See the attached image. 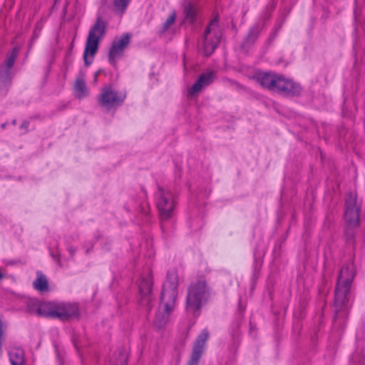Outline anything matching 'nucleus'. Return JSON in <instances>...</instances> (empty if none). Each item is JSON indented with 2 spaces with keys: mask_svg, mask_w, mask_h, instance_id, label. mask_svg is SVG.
<instances>
[{
  "mask_svg": "<svg viewBox=\"0 0 365 365\" xmlns=\"http://www.w3.org/2000/svg\"><path fill=\"white\" fill-rule=\"evenodd\" d=\"M128 356L125 351H120L111 360L112 365H127Z\"/></svg>",
  "mask_w": 365,
  "mask_h": 365,
  "instance_id": "obj_20",
  "label": "nucleus"
},
{
  "mask_svg": "<svg viewBox=\"0 0 365 365\" xmlns=\"http://www.w3.org/2000/svg\"><path fill=\"white\" fill-rule=\"evenodd\" d=\"M175 13H173L170 14L165 22L163 24V30L166 31L175 21Z\"/></svg>",
  "mask_w": 365,
  "mask_h": 365,
  "instance_id": "obj_24",
  "label": "nucleus"
},
{
  "mask_svg": "<svg viewBox=\"0 0 365 365\" xmlns=\"http://www.w3.org/2000/svg\"><path fill=\"white\" fill-rule=\"evenodd\" d=\"M33 284L34 287L41 292L48 290V282L46 277L41 273H37V278L34 281Z\"/></svg>",
  "mask_w": 365,
  "mask_h": 365,
  "instance_id": "obj_19",
  "label": "nucleus"
},
{
  "mask_svg": "<svg viewBox=\"0 0 365 365\" xmlns=\"http://www.w3.org/2000/svg\"><path fill=\"white\" fill-rule=\"evenodd\" d=\"M184 12L186 19L191 22L193 21L196 14L195 7L192 4H187L185 7Z\"/></svg>",
  "mask_w": 365,
  "mask_h": 365,
  "instance_id": "obj_22",
  "label": "nucleus"
},
{
  "mask_svg": "<svg viewBox=\"0 0 365 365\" xmlns=\"http://www.w3.org/2000/svg\"><path fill=\"white\" fill-rule=\"evenodd\" d=\"M208 296V289L204 280L192 283L189 288L187 296V312L195 314L206 302Z\"/></svg>",
  "mask_w": 365,
  "mask_h": 365,
  "instance_id": "obj_4",
  "label": "nucleus"
},
{
  "mask_svg": "<svg viewBox=\"0 0 365 365\" xmlns=\"http://www.w3.org/2000/svg\"><path fill=\"white\" fill-rule=\"evenodd\" d=\"M99 73H100V71H97V72L95 73V75H94L93 82H94L95 83H97V81H98V76Z\"/></svg>",
  "mask_w": 365,
  "mask_h": 365,
  "instance_id": "obj_25",
  "label": "nucleus"
},
{
  "mask_svg": "<svg viewBox=\"0 0 365 365\" xmlns=\"http://www.w3.org/2000/svg\"><path fill=\"white\" fill-rule=\"evenodd\" d=\"M155 201L160 217L163 220L171 217L176 205L173 193L167 189L159 187L155 192Z\"/></svg>",
  "mask_w": 365,
  "mask_h": 365,
  "instance_id": "obj_6",
  "label": "nucleus"
},
{
  "mask_svg": "<svg viewBox=\"0 0 365 365\" xmlns=\"http://www.w3.org/2000/svg\"><path fill=\"white\" fill-rule=\"evenodd\" d=\"M278 76L270 73L260 72L257 74V82L264 88L274 91L275 85Z\"/></svg>",
  "mask_w": 365,
  "mask_h": 365,
  "instance_id": "obj_16",
  "label": "nucleus"
},
{
  "mask_svg": "<svg viewBox=\"0 0 365 365\" xmlns=\"http://www.w3.org/2000/svg\"><path fill=\"white\" fill-rule=\"evenodd\" d=\"M274 91H282L290 95H297L300 93L301 87L291 80L278 76Z\"/></svg>",
  "mask_w": 365,
  "mask_h": 365,
  "instance_id": "obj_13",
  "label": "nucleus"
},
{
  "mask_svg": "<svg viewBox=\"0 0 365 365\" xmlns=\"http://www.w3.org/2000/svg\"><path fill=\"white\" fill-rule=\"evenodd\" d=\"M213 78V72H208L202 74L193 86L188 90V95L190 96H192L197 94L204 87L212 83Z\"/></svg>",
  "mask_w": 365,
  "mask_h": 365,
  "instance_id": "obj_14",
  "label": "nucleus"
},
{
  "mask_svg": "<svg viewBox=\"0 0 365 365\" xmlns=\"http://www.w3.org/2000/svg\"><path fill=\"white\" fill-rule=\"evenodd\" d=\"M152 276L149 271L140 275L138 282V301L142 306L150 307L152 295Z\"/></svg>",
  "mask_w": 365,
  "mask_h": 365,
  "instance_id": "obj_8",
  "label": "nucleus"
},
{
  "mask_svg": "<svg viewBox=\"0 0 365 365\" xmlns=\"http://www.w3.org/2000/svg\"><path fill=\"white\" fill-rule=\"evenodd\" d=\"M106 31V24L101 18H98L90 29L84 50L83 58L87 66L92 63L93 57L97 52L98 43L104 36Z\"/></svg>",
  "mask_w": 365,
  "mask_h": 365,
  "instance_id": "obj_3",
  "label": "nucleus"
},
{
  "mask_svg": "<svg viewBox=\"0 0 365 365\" xmlns=\"http://www.w3.org/2000/svg\"><path fill=\"white\" fill-rule=\"evenodd\" d=\"M73 92L74 96L78 99L84 98L89 95V89L86 86L84 73H80L76 77L73 83Z\"/></svg>",
  "mask_w": 365,
  "mask_h": 365,
  "instance_id": "obj_15",
  "label": "nucleus"
},
{
  "mask_svg": "<svg viewBox=\"0 0 365 365\" xmlns=\"http://www.w3.org/2000/svg\"><path fill=\"white\" fill-rule=\"evenodd\" d=\"M74 314L70 306L65 304H55L54 317L59 318H67Z\"/></svg>",
  "mask_w": 365,
  "mask_h": 365,
  "instance_id": "obj_18",
  "label": "nucleus"
},
{
  "mask_svg": "<svg viewBox=\"0 0 365 365\" xmlns=\"http://www.w3.org/2000/svg\"><path fill=\"white\" fill-rule=\"evenodd\" d=\"M17 53L18 49L16 48H14L9 54L4 65V67L5 68L6 71L9 70L13 66L15 59L17 56Z\"/></svg>",
  "mask_w": 365,
  "mask_h": 365,
  "instance_id": "obj_21",
  "label": "nucleus"
},
{
  "mask_svg": "<svg viewBox=\"0 0 365 365\" xmlns=\"http://www.w3.org/2000/svg\"><path fill=\"white\" fill-rule=\"evenodd\" d=\"M209 337L207 330L204 329L198 335L193 346L192 356L189 362V365H197L199 360L205 350V344Z\"/></svg>",
  "mask_w": 365,
  "mask_h": 365,
  "instance_id": "obj_11",
  "label": "nucleus"
},
{
  "mask_svg": "<svg viewBox=\"0 0 365 365\" xmlns=\"http://www.w3.org/2000/svg\"><path fill=\"white\" fill-rule=\"evenodd\" d=\"M355 268L352 263L342 267L339 272L335 292V304L340 309L345 305L347 294L354 277Z\"/></svg>",
  "mask_w": 365,
  "mask_h": 365,
  "instance_id": "obj_2",
  "label": "nucleus"
},
{
  "mask_svg": "<svg viewBox=\"0 0 365 365\" xmlns=\"http://www.w3.org/2000/svg\"><path fill=\"white\" fill-rule=\"evenodd\" d=\"M130 0H113L115 9L122 14L127 8Z\"/></svg>",
  "mask_w": 365,
  "mask_h": 365,
  "instance_id": "obj_23",
  "label": "nucleus"
},
{
  "mask_svg": "<svg viewBox=\"0 0 365 365\" xmlns=\"http://www.w3.org/2000/svg\"><path fill=\"white\" fill-rule=\"evenodd\" d=\"M217 23L218 20L217 19H213L205 31L202 48L205 56L212 54L220 42L221 32Z\"/></svg>",
  "mask_w": 365,
  "mask_h": 365,
  "instance_id": "obj_7",
  "label": "nucleus"
},
{
  "mask_svg": "<svg viewBox=\"0 0 365 365\" xmlns=\"http://www.w3.org/2000/svg\"><path fill=\"white\" fill-rule=\"evenodd\" d=\"M130 38L129 34H124L114 39L109 54L110 61L112 64H114L115 60L123 54L130 42Z\"/></svg>",
  "mask_w": 365,
  "mask_h": 365,
  "instance_id": "obj_12",
  "label": "nucleus"
},
{
  "mask_svg": "<svg viewBox=\"0 0 365 365\" xmlns=\"http://www.w3.org/2000/svg\"><path fill=\"white\" fill-rule=\"evenodd\" d=\"M69 251L71 254H73L75 250L72 247H69Z\"/></svg>",
  "mask_w": 365,
  "mask_h": 365,
  "instance_id": "obj_27",
  "label": "nucleus"
},
{
  "mask_svg": "<svg viewBox=\"0 0 365 365\" xmlns=\"http://www.w3.org/2000/svg\"><path fill=\"white\" fill-rule=\"evenodd\" d=\"M178 277L175 271L168 272L167 279L163 284L161 295V304L155 319V325L160 329L169 321L173 311L178 296Z\"/></svg>",
  "mask_w": 365,
  "mask_h": 365,
  "instance_id": "obj_1",
  "label": "nucleus"
},
{
  "mask_svg": "<svg viewBox=\"0 0 365 365\" xmlns=\"http://www.w3.org/2000/svg\"><path fill=\"white\" fill-rule=\"evenodd\" d=\"M5 276V272L3 269H0V280L4 277Z\"/></svg>",
  "mask_w": 365,
  "mask_h": 365,
  "instance_id": "obj_26",
  "label": "nucleus"
},
{
  "mask_svg": "<svg viewBox=\"0 0 365 365\" xmlns=\"http://www.w3.org/2000/svg\"><path fill=\"white\" fill-rule=\"evenodd\" d=\"M55 304L51 302H41L32 299L29 302V309L31 313L46 316L54 317Z\"/></svg>",
  "mask_w": 365,
  "mask_h": 365,
  "instance_id": "obj_10",
  "label": "nucleus"
},
{
  "mask_svg": "<svg viewBox=\"0 0 365 365\" xmlns=\"http://www.w3.org/2000/svg\"><path fill=\"white\" fill-rule=\"evenodd\" d=\"M22 126H25V127H26V126H27V125H26V124H23V125H22Z\"/></svg>",
  "mask_w": 365,
  "mask_h": 365,
  "instance_id": "obj_28",
  "label": "nucleus"
},
{
  "mask_svg": "<svg viewBox=\"0 0 365 365\" xmlns=\"http://www.w3.org/2000/svg\"><path fill=\"white\" fill-rule=\"evenodd\" d=\"M9 355L12 365H23L24 354L22 349L19 347L11 348L9 351Z\"/></svg>",
  "mask_w": 365,
  "mask_h": 365,
  "instance_id": "obj_17",
  "label": "nucleus"
},
{
  "mask_svg": "<svg viewBox=\"0 0 365 365\" xmlns=\"http://www.w3.org/2000/svg\"><path fill=\"white\" fill-rule=\"evenodd\" d=\"M125 99V93L118 90L113 86H104L98 98L100 106L106 110L119 106Z\"/></svg>",
  "mask_w": 365,
  "mask_h": 365,
  "instance_id": "obj_5",
  "label": "nucleus"
},
{
  "mask_svg": "<svg viewBox=\"0 0 365 365\" xmlns=\"http://www.w3.org/2000/svg\"><path fill=\"white\" fill-rule=\"evenodd\" d=\"M356 195L350 193L346 198L345 220L349 225H356L359 221V207L356 203Z\"/></svg>",
  "mask_w": 365,
  "mask_h": 365,
  "instance_id": "obj_9",
  "label": "nucleus"
}]
</instances>
